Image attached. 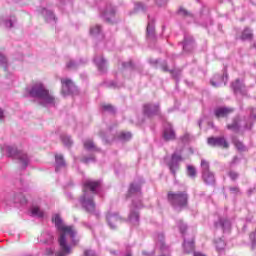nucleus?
<instances>
[{"mask_svg":"<svg viewBox=\"0 0 256 256\" xmlns=\"http://www.w3.org/2000/svg\"><path fill=\"white\" fill-rule=\"evenodd\" d=\"M26 93L42 107H53L55 105V96L50 94L49 89L43 82L32 84L30 88H26Z\"/></svg>","mask_w":256,"mask_h":256,"instance_id":"obj_1","label":"nucleus"},{"mask_svg":"<svg viewBox=\"0 0 256 256\" xmlns=\"http://www.w3.org/2000/svg\"><path fill=\"white\" fill-rule=\"evenodd\" d=\"M0 150L2 155H6V157H11L12 159H17L21 169H27L29 167V162L31 159L24 151L18 150L17 146L3 144L0 146Z\"/></svg>","mask_w":256,"mask_h":256,"instance_id":"obj_2","label":"nucleus"},{"mask_svg":"<svg viewBox=\"0 0 256 256\" xmlns=\"http://www.w3.org/2000/svg\"><path fill=\"white\" fill-rule=\"evenodd\" d=\"M52 222L55 223L58 231H60V238L58 239V242L61 250L60 252H57V256H65V227L63 225V220L59 215H55L52 218Z\"/></svg>","mask_w":256,"mask_h":256,"instance_id":"obj_3","label":"nucleus"},{"mask_svg":"<svg viewBox=\"0 0 256 256\" xmlns=\"http://www.w3.org/2000/svg\"><path fill=\"white\" fill-rule=\"evenodd\" d=\"M102 17L109 25H115L117 23V10H115V7L108 5L104 9Z\"/></svg>","mask_w":256,"mask_h":256,"instance_id":"obj_4","label":"nucleus"},{"mask_svg":"<svg viewBox=\"0 0 256 256\" xmlns=\"http://www.w3.org/2000/svg\"><path fill=\"white\" fill-rule=\"evenodd\" d=\"M80 203L82 207L86 209L88 213H94L95 211V203L93 201V197L87 194H84L83 197L80 199Z\"/></svg>","mask_w":256,"mask_h":256,"instance_id":"obj_5","label":"nucleus"},{"mask_svg":"<svg viewBox=\"0 0 256 256\" xmlns=\"http://www.w3.org/2000/svg\"><path fill=\"white\" fill-rule=\"evenodd\" d=\"M15 23H17L15 15L2 14L0 16V25H4V27H7L8 29L15 27Z\"/></svg>","mask_w":256,"mask_h":256,"instance_id":"obj_6","label":"nucleus"},{"mask_svg":"<svg viewBox=\"0 0 256 256\" xmlns=\"http://www.w3.org/2000/svg\"><path fill=\"white\" fill-rule=\"evenodd\" d=\"M167 198L169 199L171 204L178 205L180 207L187 204L186 194H169Z\"/></svg>","mask_w":256,"mask_h":256,"instance_id":"obj_7","label":"nucleus"},{"mask_svg":"<svg viewBox=\"0 0 256 256\" xmlns=\"http://www.w3.org/2000/svg\"><path fill=\"white\" fill-rule=\"evenodd\" d=\"M208 145L212 147H222L223 149H229V143L223 137H210L208 138Z\"/></svg>","mask_w":256,"mask_h":256,"instance_id":"obj_8","label":"nucleus"},{"mask_svg":"<svg viewBox=\"0 0 256 256\" xmlns=\"http://www.w3.org/2000/svg\"><path fill=\"white\" fill-rule=\"evenodd\" d=\"M16 189L21 193H28L29 191H33V183L27 180L16 181Z\"/></svg>","mask_w":256,"mask_h":256,"instance_id":"obj_9","label":"nucleus"},{"mask_svg":"<svg viewBox=\"0 0 256 256\" xmlns=\"http://www.w3.org/2000/svg\"><path fill=\"white\" fill-rule=\"evenodd\" d=\"M39 12L41 13V15H43L46 23H52V24L57 23V18L55 17V14L53 13V11L47 8H42L39 10Z\"/></svg>","mask_w":256,"mask_h":256,"instance_id":"obj_10","label":"nucleus"},{"mask_svg":"<svg viewBox=\"0 0 256 256\" xmlns=\"http://www.w3.org/2000/svg\"><path fill=\"white\" fill-rule=\"evenodd\" d=\"M234 111L235 109L233 108L219 107L215 109L214 114H215V117H217V119H221V118L229 117V115H231V113H233Z\"/></svg>","mask_w":256,"mask_h":256,"instance_id":"obj_11","label":"nucleus"},{"mask_svg":"<svg viewBox=\"0 0 256 256\" xmlns=\"http://www.w3.org/2000/svg\"><path fill=\"white\" fill-rule=\"evenodd\" d=\"M54 168L56 173H61V171L65 169V158L63 157V154L55 155Z\"/></svg>","mask_w":256,"mask_h":256,"instance_id":"obj_12","label":"nucleus"},{"mask_svg":"<svg viewBox=\"0 0 256 256\" xmlns=\"http://www.w3.org/2000/svg\"><path fill=\"white\" fill-rule=\"evenodd\" d=\"M99 187H101V181L99 180L97 181L87 180L84 183V191L95 192L97 191V189H99Z\"/></svg>","mask_w":256,"mask_h":256,"instance_id":"obj_13","label":"nucleus"},{"mask_svg":"<svg viewBox=\"0 0 256 256\" xmlns=\"http://www.w3.org/2000/svg\"><path fill=\"white\" fill-rule=\"evenodd\" d=\"M182 159L183 158L181 157V155H177V154L172 155V161L168 164V167L173 175H175V173H177V167H178V165H177V163H175V161H182Z\"/></svg>","mask_w":256,"mask_h":256,"instance_id":"obj_14","label":"nucleus"},{"mask_svg":"<svg viewBox=\"0 0 256 256\" xmlns=\"http://www.w3.org/2000/svg\"><path fill=\"white\" fill-rule=\"evenodd\" d=\"M163 137L165 141H174L176 136H175V130H173V126L168 125L164 129Z\"/></svg>","mask_w":256,"mask_h":256,"instance_id":"obj_15","label":"nucleus"},{"mask_svg":"<svg viewBox=\"0 0 256 256\" xmlns=\"http://www.w3.org/2000/svg\"><path fill=\"white\" fill-rule=\"evenodd\" d=\"M202 179L206 185H215V174L213 172H203Z\"/></svg>","mask_w":256,"mask_h":256,"instance_id":"obj_16","label":"nucleus"},{"mask_svg":"<svg viewBox=\"0 0 256 256\" xmlns=\"http://www.w3.org/2000/svg\"><path fill=\"white\" fill-rule=\"evenodd\" d=\"M241 41H253V30L251 28L246 27L241 35H240Z\"/></svg>","mask_w":256,"mask_h":256,"instance_id":"obj_17","label":"nucleus"},{"mask_svg":"<svg viewBox=\"0 0 256 256\" xmlns=\"http://www.w3.org/2000/svg\"><path fill=\"white\" fill-rule=\"evenodd\" d=\"M65 87L67 93L73 95V93H77V86L71 81V80H66L65 81Z\"/></svg>","mask_w":256,"mask_h":256,"instance_id":"obj_18","label":"nucleus"},{"mask_svg":"<svg viewBox=\"0 0 256 256\" xmlns=\"http://www.w3.org/2000/svg\"><path fill=\"white\" fill-rule=\"evenodd\" d=\"M84 149H87V151H99L97 149V146H95V142H93L92 139H87L84 141Z\"/></svg>","mask_w":256,"mask_h":256,"instance_id":"obj_19","label":"nucleus"},{"mask_svg":"<svg viewBox=\"0 0 256 256\" xmlns=\"http://www.w3.org/2000/svg\"><path fill=\"white\" fill-rule=\"evenodd\" d=\"M95 63L99 69V71L105 72L107 71V62L103 58H96Z\"/></svg>","mask_w":256,"mask_h":256,"instance_id":"obj_20","label":"nucleus"},{"mask_svg":"<svg viewBox=\"0 0 256 256\" xmlns=\"http://www.w3.org/2000/svg\"><path fill=\"white\" fill-rule=\"evenodd\" d=\"M0 67L4 69V71H7L9 69V61L7 60V57L5 54L0 52Z\"/></svg>","mask_w":256,"mask_h":256,"instance_id":"obj_21","label":"nucleus"},{"mask_svg":"<svg viewBox=\"0 0 256 256\" xmlns=\"http://www.w3.org/2000/svg\"><path fill=\"white\" fill-rule=\"evenodd\" d=\"M227 129L234 131L235 133H239V119H234L232 124L227 125Z\"/></svg>","mask_w":256,"mask_h":256,"instance_id":"obj_22","label":"nucleus"},{"mask_svg":"<svg viewBox=\"0 0 256 256\" xmlns=\"http://www.w3.org/2000/svg\"><path fill=\"white\" fill-rule=\"evenodd\" d=\"M187 175L188 177H191V179H195V177H197V169H195V166L193 165L187 166Z\"/></svg>","mask_w":256,"mask_h":256,"instance_id":"obj_23","label":"nucleus"},{"mask_svg":"<svg viewBox=\"0 0 256 256\" xmlns=\"http://www.w3.org/2000/svg\"><path fill=\"white\" fill-rule=\"evenodd\" d=\"M65 235H68L70 238L76 237V229L73 226H65Z\"/></svg>","mask_w":256,"mask_h":256,"instance_id":"obj_24","label":"nucleus"},{"mask_svg":"<svg viewBox=\"0 0 256 256\" xmlns=\"http://www.w3.org/2000/svg\"><path fill=\"white\" fill-rule=\"evenodd\" d=\"M154 111H159V106H154L153 104L144 105V113H154Z\"/></svg>","mask_w":256,"mask_h":256,"instance_id":"obj_25","label":"nucleus"},{"mask_svg":"<svg viewBox=\"0 0 256 256\" xmlns=\"http://www.w3.org/2000/svg\"><path fill=\"white\" fill-rule=\"evenodd\" d=\"M234 145L236 147V149L238 151H240V153H243L245 151H247V147H245V145L243 144V142L239 141V140H235L234 141Z\"/></svg>","mask_w":256,"mask_h":256,"instance_id":"obj_26","label":"nucleus"},{"mask_svg":"<svg viewBox=\"0 0 256 256\" xmlns=\"http://www.w3.org/2000/svg\"><path fill=\"white\" fill-rule=\"evenodd\" d=\"M232 89L235 91V93H237V91H240L241 89H243V84H241V80L236 79L232 83Z\"/></svg>","mask_w":256,"mask_h":256,"instance_id":"obj_27","label":"nucleus"},{"mask_svg":"<svg viewBox=\"0 0 256 256\" xmlns=\"http://www.w3.org/2000/svg\"><path fill=\"white\" fill-rule=\"evenodd\" d=\"M31 214L36 217H43V212L38 206H34L33 208H31Z\"/></svg>","mask_w":256,"mask_h":256,"instance_id":"obj_28","label":"nucleus"},{"mask_svg":"<svg viewBox=\"0 0 256 256\" xmlns=\"http://www.w3.org/2000/svg\"><path fill=\"white\" fill-rule=\"evenodd\" d=\"M201 168H202V173L211 172L209 170V161H207V160H204V159L201 160Z\"/></svg>","mask_w":256,"mask_h":256,"instance_id":"obj_29","label":"nucleus"},{"mask_svg":"<svg viewBox=\"0 0 256 256\" xmlns=\"http://www.w3.org/2000/svg\"><path fill=\"white\" fill-rule=\"evenodd\" d=\"M178 15H182V17H192L191 12H189L187 9L183 7L179 8Z\"/></svg>","mask_w":256,"mask_h":256,"instance_id":"obj_30","label":"nucleus"},{"mask_svg":"<svg viewBox=\"0 0 256 256\" xmlns=\"http://www.w3.org/2000/svg\"><path fill=\"white\" fill-rule=\"evenodd\" d=\"M249 239L250 242L252 243V248H256V229L254 230V232L249 234Z\"/></svg>","mask_w":256,"mask_h":256,"instance_id":"obj_31","label":"nucleus"},{"mask_svg":"<svg viewBox=\"0 0 256 256\" xmlns=\"http://www.w3.org/2000/svg\"><path fill=\"white\" fill-rule=\"evenodd\" d=\"M131 137H132L131 132H122L119 135V138L122 139L123 141H129Z\"/></svg>","mask_w":256,"mask_h":256,"instance_id":"obj_32","label":"nucleus"},{"mask_svg":"<svg viewBox=\"0 0 256 256\" xmlns=\"http://www.w3.org/2000/svg\"><path fill=\"white\" fill-rule=\"evenodd\" d=\"M91 35H99L101 33V26L100 25H95L90 29Z\"/></svg>","mask_w":256,"mask_h":256,"instance_id":"obj_33","label":"nucleus"},{"mask_svg":"<svg viewBox=\"0 0 256 256\" xmlns=\"http://www.w3.org/2000/svg\"><path fill=\"white\" fill-rule=\"evenodd\" d=\"M102 108L104 111H109L110 113H115V108L111 104H103Z\"/></svg>","mask_w":256,"mask_h":256,"instance_id":"obj_34","label":"nucleus"},{"mask_svg":"<svg viewBox=\"0 0 256 256\" xmlns=\"http://www.w3.org/2000/svg\"><path fill=\"white\" fill-rule=\"evenodd\" d=\"M147 35H155V27L151 24H148L147 26Z\"/></svg>","mask_w":256,"mask_h":256,"instance_id":"obj_35","label":"nucleus"},{"mask_svg":"<svg viewBox=\"0 0 256 256\" xmlns=\"http://www.w3.org/2000/svg\"><path fill=\"white\" fill-rule=\"evenodd\" d=\"M139 191H141V187L137 186L136 184H131L130 193H133V192L139 193Z\"/></svg>","mask_w":256,"mask_h":256,"instance_id":"obj_36","label":"nucleus"},{"mask_svg":"<svg viewBox=\"0 0 256 256\" xmlns=\"http://www.w3.org/2000/svg\"><path fill=\"white\" fill-rule=\"evenodd\" d=\"M229 177H230V179H232V181H236V179H238V177H239V174L237 172L230 171Z\"/></svg>","mask_w":256,"mask_h":256,"instance_id":"obj_37","label":"nucleus"},{"mask_svg":"<svg viewBox=\"0 0 256 256\" xmlns=\"http://www.w3.org/2000/svg\"><path fill=\"white\" fill-rule=\"evenodd\" d=\"M123 67H124V68H127V67L133 68V67H134L133 61H129V62H127V63H124V64H123Z\"/></svg>","mask_w":256,"mask_h":256,"instance_id":"obj_38","label":"nucleus"},{"mask_svg":"<svg viewBox=\"0 0 256 256\" xmlns=\"http://www.w3.org/2000/svg\"><path fill=\"white\" fill-rule=\"evenodd\" d=\"M67 67H68V69H74V67H75V62L69 61V62L67 63Z\"/></svg>","mask_w":256,"mask_h":256,"instance_id":"obj_39","label":"nucleus"},{"mask_svg":"<svg viewBox=\"0 0 256 256\" xmlns=\"http://www.w3.org/2000/svg\"><path fill=\"white\" fill-rule=\"evenodd\" d=\"M84 256H94V252L92 250L84 251Z\"/></svg>","mask_w":256,"mask_h":256,"instance_id":"obj_40","label":"nucleus"},{"mask_svg":"<svg viewBox=\"0 0 256 256\" xmlns=\"http://www.w3.org/2000/svg\"><path fill=\"white\" fill-rule=\"evenodd\" d=\"M186 229H187L186 225L184 224L180 225V232H182V234L186 232Z\"/></svg>","mask_w":256,"mask_h":256,"instance_id":"obj_41","label":"nucleus"},{"mask_svg":"<svg viewBox=\"0 0 256 256\" xmlns=\"http://www.w3.org/2000/svg\"><path fill=\"white\" fill-rule=\"evenodd\" d=\"M71 145H73V142L71 141V139L66 138V147H71Z\"/></svg>","mask_w":256,"mask_h":256,"instance_id":"obj_42","label":"nucleus"},{"mask_svg":"<svg viewBox=\"0 0 256 256\" xmlns=\"http://www.w3.org/2000/svg\"><path fill=\"white\" fill-rule=\"evenodd\" d=\"M71 254V247L65 246V255Z\"/></svg>","mask_w":256,"mask_h":256,"instance_id":"obj_43","label":"nucleus"},{"mask_svg":"<svg viewBox=\"0 0 256 256\" xmlns=\"http://www.w3.org/2000/svg\"><path fill=\"white\" fill-rule=\"evenodd\" d=\"M193 256H206L205 254L201 253V252H195L193 254Z\"/></svg>","mask_w":256,"mask_h":256,"instance_id":"obj_44","label":"nucleus"},{"mask_svg":"<svg viewBox=\"0 0 256 256\" xmlns=\"http://www.w3.org/2000/svg\"><path fill=\"white\" fill-rule=\"evenodd\" d=\"M230 191H234V192H236V193H239V188L233 187V188L230 189Z\"/></svg>","mask_w":256,"mask_h":256,"instance_id":"obj_45","label":"nucleus"},{"mask_svg":"<svg viewBox=\"0 0 256 256\" xmlns=\"http://www.w3.org/2000/svg\"><path fill=\"white\" fill-rule=\"evenodd\" d=\"M3 117H4L3 109L0 108V120L3 119Z\"/></svg>","mask_w":256,"mask_h":256,"instance_id":"obj_46","label":"nucleus"},{"mask_svg":"<svg viewBox=\"0 0 256 256\" xmlns=\"http://www.w3.org/2000/svg\"><path fill=\"white\" fill-rule=\"evenodd\" d=\"M187 246L191 247V249H192V244H188V243L184 242V248L185 249L187 248Z\"/></svg>","mask_w":256,"mask_h":256,"instance_id":"obj_47","label":"nucleus"},{"mask_svg":"<svg viewBox=\"0 0 256 256\" xmlns=\"http://www.w3.org/2000/svg\"><path fill=\"white\" fill-rule=\"evenodd\" d=\"M52 254H53L52 250L51 249H47V255H52Z\"/></svg>","mask_w":256,"mask_h":256,"instance_id":"obj_48","label":"nucleus"},{"mask_svg":"<svg viewBox=\"0 0 256 256\" xmlns=\"http://www.w3.org/2000/svg\"><path fill=\"white\" fill-rule=\"evenodd\" d=\"M211 85L213 86V87H217V84L215 83V82H211Z\"/></svg>","mask_w":256,"mask_h":256,"instance_id":"obj_49","label":"nucleus"},{"mask_svg":"<svg viewBox=\"0 0 256 256\" xmlns=\"http://www.w3.org/2000/svg\"><path fill=\"white\" fill-rule=\"evenodd\" d=\"M62 87L65 85V79H61Z\"/></svg>","mask_w":256,"mask_h":256,"instance_id":"obj_50","label":"nucleus"},{"mask_svg":"<svg viewBox=\"0 0 256 256\" xmlns=\"http://www.w3.org/2000/svg\"><path fill=\"white\" fill-rule=\"evenodd\" d=\"M26 203H27V201H26V200H24V201H22V202H21V204H26Z\"/></svg>","mask_w":256,"mask_h":256,"instance_id":"obj_51","label":"nucleus"},{"mask_svg":"<svg viewBox=\"0 0 256 256\" xmlns=\"http://www.w3.org/2000/svg\"><path fill=\"white\" fill-rule=\"evenodd\" d=\"M252 117H253V119H256V114H255V115H253Z\"/></svg>","mask_w":256,"mask_h":256,"instance_id":"obj_52","label":"nucleus"},{"mask_svg":"<svg viewBox=\"0 0 256 256\" xmlns=\"http://www.w3.org/2000/svg\"><path fill=\"white\" fill-rule=\"evenodd\" d=\"M64 93V90L62 89V94Z\"/></svg>","mask_w":256,"mask_h":256,"instance_id":"obj_53","label":"nucleus"},{"mask_svg":"<svg viewBox=\"0 0 256 256\" xmlns=\"http://www.w3.org/2000/svg\"><path fill=\"white\" fill-rule=\"evenodd\" d=\"M110 220H113V218H112V217H110Z\"/></svg>","mask_w":256,"mask_h":256,"instance_id":"obj_54","label":"nucleus"},{"mask_svg":"<svg viewBox=\"0 0 256 256\" xmlns=\"http://www.w3.org/2000/svg\"><path fill=\"white\" fill-rule=\"evenodd\" d=\"M126 256H131L130 254H127Z\"/></svg>","mask_w":256,"mask_h":256,"instance_id":"obj_55","label":"nucleus"}]
</instances>
